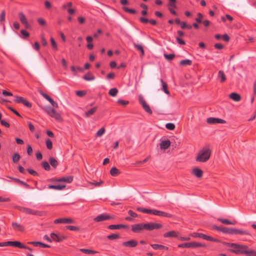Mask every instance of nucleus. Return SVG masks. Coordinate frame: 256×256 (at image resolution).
<instances>
[{"mask_svg":"<svg viewBox=\"0 0 256 256\" xmlns=\"http://www.w3.org/2000/svg\"><path fill=\"white\" fill-rule=\"evenodd\" d=\"M211 152L212 151L207 146L203 148L199 151L196 157V161L200 162H206L209 160Z\"/></svg>","mask_w":256,"mask_h":256,"instance_id":"f257e3e1","label":"nucleus"},{"mask_svg":"<svg viewBox=\"0 0 256 256\" xmlns=\"http://www.w3.org/2000/svg\"><path fill=\"white\" fill-rule=\"evenodd\" d=\"M236 246H233V249L230 250L236 254H244L248 256V246L246 245H242L236 244Z\"/></svg>","mask_w":256,"mask_h":256,"instance_id":"f03ea898","label":"nucleus"},{"mask_svg":"<svg viewBox=\"0 0 256 256\" xmlns=\"http://www.w3.org/2000/svg\"><path fill=\"white\" fill-rule=\"evenodd\" d=\"M222 232L224 234H244L250 235L247 230H240L232 228H228L223 227Z\"/></svg>","mask_w":256,"mask_h":256,"instance_id":"7ed1b4c3","label":"nucleus"},{"mask_svg":"<svg viewBox=\"0 0 256 256\" xmlns=\"http://www.w3.org/2000/svg\"><path fill=\"white\" fill-rule=\"evenodd\" d=\"M16 208L20 211L26 214H30L32 215L42 216L44 212H42L32 210L30 208H24L22 206H16Z\"/></svg>","mask_w":256,"mask_h":256,"instance_id":"20e7f679","label":"nucleus"},{"mask_svg":"<svg viewBox=\"0 0 256 256\" xmlns=\"http://www.w3.org/2000/svg\"><path fill=\"white\" fill-rule=\"evenodd\" d=\"M191 236L193 238H203L204 240L210 242H220V240L216 238H214L211 236H207L202 233L193 232L191 234Z\"/></svg>","mask_w":256,"mask_h":256,"instance_id":"39448f33","label":"nucleus"},{"mask_svg":"<svg viewBox=\"0 0 256 256\" xmlns=\"http://www.w3.org/2000/svg\"><path fill=\"white\" fill-rule=\"evenodd\" d=\"M178 247L182 248H196L198 247L206 248V245L204 244H200L197 242H191L180 244L178 245Z\"/></svg>","mask_w":256,"mask_h":256,"instance_id":"423d86ee","label":"nucleus"},{"mask_svg":"<svg viewBox=\"0 0 256 256\" xmlns=\"http://www.w3.org/2000/svg\"><path fill=\"white\" fill-rule=\"evenodd\" d=\"M132 230L134 233H140L144 230H146V223H139L132 225Z\"/></svg>","mask_w":256,"mask_h":256,"instance_id":"0eeeda50","label":"nucleus"},{"mask_svg":"<svg viewBox=\"0 0 256 256\" xmlns=\"http://www.w3.org/2000/svg\"><path fill=\"white\" fill-rule=\"evenodd\" d=\"M45 111L51 117L55 118L57 120H61L62 117L56 111L52 108L49 107L45 110Z\"/></svg>","mask_w":256,"mask_h":256,"instance_id":"6e6552de","label":"nucleus"},{"mask_svg":"<svg viewBox=\"0 0 256 256\" xmlns=\"http://www.w3.org/2000/svg\"><path fill=\"white\" fill-rule=\"evenodd\" d=\"M138 100L140 103L142 104L144 110L149 114H152V110L150 109L149 105L147 104L142 94H140L138 96Z\"/></svg>","mask_w":256,"mask_h":256,"instance_id":"1a4fd4ad","label":"nucleus"},{"mask_svg":"<svg viewBox=\"0 0 256 256\" xmlns=\"http://www.w3.org/2000/svg\"><path fill=\"white\" fill-rule=\"evenodd\" d=\"M73 180V176H64L60 178H51L48 181L56 182H66L67 183H70Z\"/></svg>","mask_w":256,"mask_h":256,"instance_id":"9d476101","label":"nucleus"},{"mask_svg":"<svg viewBox=\"0 0 256 256\" xmlns=\"http://www.w3.org/2000/svg\"><path fill=\"white\" fill-rule=\"evenodd\" d=\"M146 230L152 231L154 230H158L162 228V224L159 223L148 222L146 223Z\"/></svg>","mask_w":256,"mask_h":256,"instance_id":"9b49d317","label":"nucleus"},{"mask_svg":"<svg viewBox=\"0 0 256 256\" xmlns=\"http://www.w3.org/2000/svg\"><path fill=\"white\" fill-rule=\"evenodd\" d=\"M50 237L54 241L56 242H61L68 238L67 236L60 234H56L54 232L50 234Z\"/></svg>","mask_w":256,"mask_h":256,"instance_id":"f8f14e48","label":"nucleus"},{"mask_svg":"<svg viewBox=\"0 0 256 256\" xmlns=\"http://www.w3.org/2000/svg\"><path fill=\"white\" fill-rule=\"evenodd\" d=\"M12 246L20 248H25L24 245L18 241H8L4 242V246Z\"/></svg>","mask_w":256,"mask_h":256,"instance_id":"ddd939ff","label":"nucleus"},{"mask_svg":"<svg viewBox=\"0 0 256 256\" xmlns=\"http://www.w3.org/2000/svg\"><path fill=\"white\" fill-rule=\"evenodd\" d=\"M114 218V217L108 214H101L94 218V220L96 222H100L110 219Z\"/></svg>","mask_w":256,"mask_h":256,"instance_id":"4468645a","label":"nucleus"},{"mask_svg":"<svg viewBox=\"0 0 256 256\" xmlns=\"http://www.w3.org/2000/svg\"><path fill=\"white\" fill-rule=\"evenodd\" d=\"M74 220L66 218H58L54 221V224H74Z\"/></svg>","mask_w":256,"mask_h":256,"instance_id":"2eb2a0df","label":"nucleus"},{"mask_svg":"<svg viewBox=\"0 0 256 256\" xmlns=\"http://www.w3.org/2000/svg\"><path fill=\"white\" fill-rule=\"evenodd\" d=\"M18 17L21 23L24 24L26 28H29L31 27L30 25L28 23L26 18L22 12L18 13Z\"/></svg>","mask_w":256,"mask_h":256,"instance_id":"dca6fc26","label":"nucleus"},{"mask_svg":"<svg viewBox=\"0 0 256 256\" xmlns=\"http://www.w3.org/2000/svg\"><path fill=\"white\" fill-rule=\"evenodd\" d=\"M206 122L208 124H226V121L219 118L210 117L206 120Z\"/></svg>","mask_w":256,"mask_h":256,"instance_id":"f3484780","label":"nucleus"},{"mask_svg":"<svg viewBox=\"0 0 256 256\" xmlns=\"http://www.w3.org/2000/svg\"><path fill=\"white\" fill-rule=\"evenodd\" d=\"M138 242L134 240L124 242L122 244L123 246L128 248H135L138 246Z\"/></svg>","mask_w":256,"mask_h":256,"instance_id":"a211bd4d","label":"nucleus"},{"mask_svg":"<svg viewBox=\"0 0 256 256\" xmlns=\"http://www.w3.org/2000/svg\"><path fill=\"white\" fill-rule=\"evenodd\" d=\"M12 226L14 230L23 232L24 231V227L21 224L16 222H12Z\"/></svg>","mask_w":256,"mask_h":256,"instance_id":"6ab92c4d","label":"nucleus"},{"mask_svg":"<svg viewBox=\"0 0 256 256\" xmlns=\"http://www.w3.org/2000/svg\"><path fill=\"white\" fill-rule=\"evenodd\" d=\"M179 232L176 230H172L164 234V238H178Z\"/></svg>","mask_w":256,"mask_h":256,"instance_id":"aec40b11","label":"nucleus"},{"mask_svg":"<svg viewBox=\"0 0 256 256\" xmlns=\"http://www.w3.org/2000/svg\"><path fill=\"white\" fill-rule=\"evenodd\" d=\"M170 144L171 142L168 140H162L160 144V148L162 150H166L170 148Z\"/></svg>","mask_w":256,"mask_h":256,"instance_id":"412c9836","label":"nucleus"},{"mask_svg":"<svg viewBox=\"0 0 256 256\" xmlns=\"http://www.w3.org/2000/svg\"><path fill=\"white\" fill-rule=\"evenodd\" d=\"M192 174L198 178H200L202 176L203 172L200 168H196L192 169Z\"/></svg>","mask_w":256,"mask_h":256,"instance_id":"4be33fe9","label":"nucleus"},{"mask_svg":"<svg viewBox=\"0 0 256 256\" xmlns=\"http://www.w3.org/2000/svg\"><path fill=\"white\" fill-rule=\"evenodd\" d=\"M66 188V185L64 184H56V185H52L50 184L48 186V188L49 189H54L56 190H62Z\"/></svg>","mask_w":256,"mask_h":256,"instance_id":"5701e85b","label":"nucleus"},{"mask_svg":"<svg viewBox=\"0 0 256 256\" xmlns=\"http://www.w3.org/2000/svg\"><path fill=\"white\" fill-rule=\"evenodd\" d=\"M128 225H124V224H112L108 226V228L110 230H117V229H120L122 228H128Z\"/></svg>","mask_w":256,"mask_h":256,"instance_id":"b1692460","label":"nucleus"},{"mask_svg":"<svg viewBox=\"0 0 256 256\" xmlns=\"http://www.w3.org/2000/svg\"><path fill=\"white\" fill-rule=\"evenodd\" d=\"M28 244H32V245H34L35 246H41V247H42V248H50V246L48 245V244H44V243H42V242H28Z\"/></svg>","mask_w":256,"mask_h":256,"instance_id":"393cba45","label":"nucleus"},{"mask_svg":"<svg viewBox=\"0 0 256 256\" xmlns=\"http://www.w3.org/2000/svg\"><path fill=\"white\" fill-rule=\"evenodd\" d=\"M229 98L235 102H239L241 100V96L240 94L232 92L229 95Z\"/></svg>","mask_w":256,"mask_h":256,"instance_id":"a878e982","label":"nucleus"},{"mask_svg":"<svg viewBox=\"0 0 256 256\" xmlns=\"http://www.w3.org/2000/svg\"><path fill=\"white\" fill-rule=\"evenodd\" d=\"M218 221L222 222L224 224H230V225H234L236 224V222H232L227 219H224L222 218H218L217 219Z\"/></svg>","mask_w":256,"mask_h":256,"instance_id":"bb28decb","label":"nucleus"},{"mask_svg":"<svg viewBox=\"0 0 256 256\" xmlns=\"http://www.w3.org/2000/svg\"><path fill=\"white\" fill-rule=\"evenodd\" d=\"M150 246L154 249V250H168V248L162 245V244H150Z\"/></svg>","mask_w":256,"mask_h":256,"instance_id":"cd10ccee","label":"nucleus"},{"mask_svg":"<svg viewBox=\"0 0 256 256\" xmlns=\"http://www.w3.org/2000/svg\"><path fill=\"white\" fill-rule=\"evenodd\" d=\"M134 46L140 52L141 56H143L144 55V51L142 46L141 44H138L135 42L134 43Z\"/></svg>","mask_w":256,"mask_h":256,"instance_id":"c85d7f7f","label":"nucleus"},{"mask_svg":"<svg viewBox=\"0 0 256 256\" xmlns=\"http://www.w3.org/2000/svg\"><path fill=\"white\" fill-rule=\"evenodd\" d=\"M97 109H98L97 106L92 108H91L90 110H88L85 112V116L86 117H89L90 116L94 114L96 111Z\"/></svg>","mask_w":256,"mask_h":256,"instance_id":"c756f323","label":"nucleus"},{"mask_svg":"<svg viewBox=\"0 0 256 256\" xmlns=\"http://www.w3.org/2000/svg\"><path fill=\"white\" fill-rule=\"evenodd\" d=\"M120 173V170L116 167H112L110 170V174L113 176H117Z\"/></svg>","mask_w":256,"mask_h":256,"instance_id":"7c9ffc66","label":"nucleus"},{"mask_svg":"<svg viewBox=\"0 0 256 256\" xmlns=\"http://www.w3.org/2000/svg\"><path fill=\"white\" fill-rule=\"evenodd\" d=\"M218 78H220V81L221 82H224L226 80V76L222 70H219L218 72Z\"/></svg>","mask_w":256,"mask_h":256,"instance_id":"2f4dec72","label":"nucleus"},{"mask_svg":"<svg viewBox=\"0 0 256 256\" xmlns=\"http://www.w3.org/2000/svg\"><path fill=\"white\" fill-rule=\"evenodd\" d=\"M49 162H50V165L54 168H56L58 164V162L57 161V160L56 158H52V157H50L49 158Z\"/></svg>","mask_w":256,"mask_h":256,"instance_id":"473e14b6","label":"nucleus"},{"mask_svg":"<svg viewBox=\"0 0 256 256\" xmlns=\"http://www.w3.org/2000/svg\"><path fill=\"white\" fill-rule=\"evenodd\" d=\"M80 250L83 252L84 254H94L97 252L96 251L86 248H80Z\"/></svg>","mask_w":256,"mask_h":256,"instance_id":"72a5a7b5","label":"nucleus"},{"mask_svg":"<svg viewBox=\"0 0 256 256\" xmlns=\"http://www.w3.org/2000/svg\"><path fill=\"white\" fill-rule=\"evenodd\" d=\"M83 78L86 80L90 81L94 80L95 78L94 76L90 72H88L87 74L83 76Z\"/></svg>","mask_w":256,"mask_h":256,"instance_id":"f704fd0d","label":"nucleus"},{"mask_svg":"<svg viewBox=\"0 0 256 256\" xmlns=\"http://www.w3.org/2000/svg\"><path fill=\"white\" fill-rule=\"evenodd\" d=\"M192 64V61L188 59L182 60L180 62V64L181 66H190Z\"/></svg>","mask_w":256,"mask_h":256,"instance_id":"c9c22d12","label":"nucleus"},{"mask_svg":"<svg viewBox=\"0 0 256 256\" xmlns=\"http://www.w3.org/2000/svg\"><path fill=\"white\" fill-rule=\"evenodd\" d=\"M160 82L162 84V90L164 91V92L168 94H170V92L168 90V85L167 84L162 80H160Z\"/></svg>","mask_w":256,"mask_h":256,"instance_id":"e433bc0d","label":"nucleus"},{"mask_svg":"<svg viewBox=\"0 0 256 256\" xmlns=\"http://www.w3.org/2000/svg\"><path fill=\"white\" fill-rule=\"evenodd\" d=\"M20 158V155L18 153H15L12 155V159L14 163H17Z\"/></svg>","mask_w":256,"mask_h":256,"instance_id":"4c0bfd02","label":"nucleus"},{"mask_svg":"<svg viewBox=\"0 0 256 256\" xmlns=\"http://www.w3.org/2000/svg\"><path fill=\"white\" fill-rule=\"evenodd\" d=\"M118 93V90L116 88H112L109 92L108 94L112 96H116Z\"/></svg>","mask_w":256,"mask_h":256,"instance_id":"58836bf2","label":"nucleus"},{"mask_svg":"<svg viewBox=\"0 0 256 256\" xmlns=\"http://www.w3.org/2000/svg\"><path fill=\"white\" fill-rule=\"evenodd\" d=\"M46 99L48 100L54 107L56 108H58V104L55 102L49 96H47Z\"/></svg>","mask_w":256,"mask_h":256,"instance_id":"ea45409f","label":"nucleus"},{"mask_svg":"<svg viewBox=\"0 0 256 256\" xmlns=\"http://www.w3.org/2000/svg\"><path fill=\"white\" fill-rule=\"evenodd\" d=\"M42 166L46 170L49 171L50 170V164L46 161L42 162Z\"/></svg>","mask_w":256,"mask_h":256,"instance_id":"a19ab883","label":"nucleus"},{"mask_svg":"<svg viewBox=\"0 0 256 256\" xmlns=\"http://www.w3.org/2000/svg\"><path fill=\"white\" fill-rule=\"evenodd\" d=\"M12 178L13 180H14L15 182L20 183V184L24 186L26 188H30V185L29 184H28L27 183H26V182H25L20 180V179H18V178Z\"/></svg>","mask_w":256,"mask_h":256,"instance_id":"79ce46f5","label":"nucleus"},{"mask_svg":"<svg viewBox=\"0 0 256 256\" xmlns=\"http://www.w3.org/2000/svg\"><path fill=\"white\" fill-rule=\"evenodd\" d=\"M137 210L146 214H152V210L142 208H138Z\"/></svg>","mask_w":256,"mask_h":256,"instance_id":"37998d69","label":"nucleus"},{"mask_svg":"<svg viewBox=\"0 0 256 256\" xmlns=\"http://www.w3.org/2000/svg\"><path fill=\"white\" fill-rule=\"evenodd\" d=\"M122 9L126 12H128L131 14H136V11L135 10L129 8L127 7H123Z\"/></svg>","mask_w":256,"mask_h":256,"instance_id":"c03bdc74","label":"nucleus"},{"mask_svg":"<svg viewBox=\"0 0 256 256\" xmlns=\"http://www.w3.org/2000/svg\"><path fill=\"white\" fill-rule=\"evenodd\" d=\"M66 228L72 231H78L80 230V228L78 227L73 226H66Z\"/></svg>","mask_w":256,"mask_h":256,"instance_id":"a18cd8bd","label":"nucleus"},{"mask_svg":"<svg viewBox=\"0 0 256 256\" xmlns=\"http://www.w3.org/2000/svg\"><path fill=\"white\" fill-rule=\"evenodd\" d=\"M46 143L47 148L48 150H52V140L48 138L46 140Z\"/></svg>","mask_w":256,"mask_h":256,"instance_id":"49530a36","label":"nucleus"},{"mask_svg":"<svg viewBox=\"0 0 256 256\" xmlns=\"http://www.w3.org/2000/svg\"><path fill=\"white\" fill-rule=\"evenodd\" d=\"M160 216L166 217V218H172V215L169 213L160 211Z\"/></svg>","mask_w":256,"mask_h":256,"instance_id":"de8ad7c7","label":"nucleus"},{"mask_svg":"<svg viewBox=\"0 0 256 256\" xmlns=\"http://www.w3.org/2000/svg\"><path fill=\"white\" fill-rule=\"evenodd\" d=\"M105 131V128L104 127L102 128L96 133V136L98 137L101 136L102 135L104 134Z\"/></svg>","mask_w":256,"mask_h":256,"instance_id":"09e8293b","label":"nucleus"},{"mask_svg":"<svg viewBox=\"0 0 256 256\" xmlns=\"http://www.w3.org/2000/svg\"><path fill=\"white\" fill-rule=\"evenodd\" d=\"M164 57L167 60H172L175 57V54H164Z\"/></svg>","mask_w":256,"mask_h":256,"instance_id":"8fccbe9b","label":"nucleus"},{"mask_svg":"<svg viewBox=\"0 0 256 256\" xmlns=\"http://www.w3.org/2000/svg\"><path fill=\"white\" fill-rule=\"evenodd\" d=\"M76 94L77 96L82 97L86 94V92L85 90H78L76 92Z\"/></svg>","mask_w":256,"mask_h":256,"instance_id":"3c124183","label":"nucleus"},{"mask_svg":"<svg viewBox=\"0 0 256 256\" xmlns=\"http://www.w3.org/2000/svg\"><path fill=\"white\" fill-rule=\"evenodd\" d=\"M20 33L22 35V38L24 39L28 38L30 36L29 33L24 30H21Z\"/></svg>","mask_w":256,"mask_h":256,"instance_id":"603ef678","label":"nucleus"},{"mask_svg":"<svg viewBox=\"0 0 256 256\" xmlns=\"http://www.w3.org/2000/svg\"><path fill=\"white\" fill-rule=\"evenodd\" d=\"M198 17L196 18V21L198 23H201L202 22V18H203L204 16L201 13H198L197 14Z\"/></svg>","mask_w":256,"mask_h":256,"instance_id":"864d4df0","label":"nucleus"},{"mask_svg":"<svg viewBox=\"0 0 256 256\" xmlns=\"http://www.w3.org/2000/svg\"><path fill=\"white\" fill-rule=\"evenodd\" d=\"M166 127L168 130H174L175 128V125L172 123H168L166 124Z\"/></svg>","mask_w":256,"mask_h":256,"instance_id":"5fc2aeb1","label":"nucleus"},{"mask_svg":"<svg viewBox=\"0 0 256 256\" xmlns=\"http://www.w3.org/2000/svg\"><path fill=\"white\" fill-rule=\"evenodd\" d=\"M21 104H22L24 106L29 108H31L32 106L31 103H30L28 100L24 98Z\"/></svg>","mask_w":256,"mask_h":256,"instance_id":"6e6d98bb","label":"nucleus"},{"mask_svg":"<svg viewBox=\"0 0 256 256\" xmlns=\"http://www.w3.org/2000/svg\"><path fill=\"white\" fill-rule=\"evenodd\" d=\"M14 98H15L14 102H15L18 103V104L22 103V100L24 98H22V96H15Z\"/></svg>","mask_w":256,"mask_h":256,"instance_id":"4d7b16f0","label":"nucleus"},{"mask_svg":"<svg viewBox=\"0 0 256 256\" xmlns=\"http://www.w3.org/2000/svg\"><path fill=\"white\" fill-rule=\"evenodd\" d=\"M120 238V236L118 234H112L110 235H108L107 236V238L109 240H115L118 238Z\"/></svg>","mask_w":256,"mask_h":256,"instance_id":"13d9d810","label":"nucleus"},{"mask_svg":"<svg viewBox=\"0 0 256 256\" xmlns=\"http://www.w3.org/2000/svg\"><path fill=\"white\" fill-rule=\"evenodd\" d=\"M50 42L53 49L56 50H58L57 44L54 38H50Z\"/></svg>","mask_w":256,"mask_h":256,"instance_id":"bf43d9fd","label":"nucleus"},{"mask_svg":"<svg viewBox=\"0 0 256 256\" xmlns=\"http://www.w3.org/2000/svg\"><path fill=\"white\" fill-rule=\"evenodd\" d=\"M220 242L222 244H224L225 246H229V247L232 248L233 246H236V244H235V243H230V242H222V240H220Z\"/></svg>","mask_w":256,"mask_h":256,"instance_id":"052dcab7","label":"nucleus"},{"mask_svg":"<svg viewBox=\"0 0 256 256\" xmlns=\"http://www.w3.org/2000/svg\"><path fill=\"white\" fill-rule=\"evenodd\" d=\"M118 103L120 105L126 106L129 103V102L127 100H123L120 99L118 100Z\"/></svg>","mask_w":256,"mask_h":256,"instance_id":"680f3d73","label":"nucleus"},{"mask_svg":"<svg viewBox=\"0 0 256 256\" xmlns=\"http://www.w3.org/2000/svg\"><path fill=\"white\" fill-rule=\"evenodd\" d=\"M28 173L34 176H38V174L35 170H34L32 169L31 168H28Z\"/></svg>","mask_w":256,"mask_h":256,"instance_id":"e2e57ef3","label":"nucleus"},{"mask_svg":"<svg viewBox=\"0 0 256 256\" xmlns=\"http://www.w3.org/2000/svg\"><path fill=\"white\" fill-rule=\"evenodd\" d=\"M176 40L178 43L180 45H185L186 42L183 40L181 39L179 36L176 38Z\"/></svg>","mask_w":256,"mask_h":256,"instance_id":"0e129e2a","label":"nucleus"},{"mask_svg":"<svg viewBox=\"0 0 256 256\" xmlns=\"http://www.w3.org/2000/svg\"><path fill=\"white\" fill-rule=\"evenodd\" d=\"M38 22L41 26H45L46 24L45 20L42 18H38Z\"/></svg>","mask_w":256,"mask_h":256,"instance_id":"69168bd1","label":"nucleus"},{"mask_svg":"<svg viewBox=\"0 0 256 256\" xmlns=\"http://www.w3.org/2000/svg\"><path fill=\"white\" fill-rule=\"evenodd\" d=\"M140 21L143 24H147L148 22H149V20H148L147 18H144V17H140Z\"/></svg>","mask_w":256,"mask_h":256,"instance_id":"338daca9","label":"nucleus"},{"mask_svg":"<svg viewBox=\"0 0 256 256\" xmlns=\"http://www.w3.org/2000/svg\"><path fill=\"white\" fill-rule=\"evenodd\" d=\"M248 256H256V251L253 250H248Z\"/></svg>","mask_w":256,"mask_h":256,"instance_id":"774afa93","label":"nucleus"}]
</instances>
